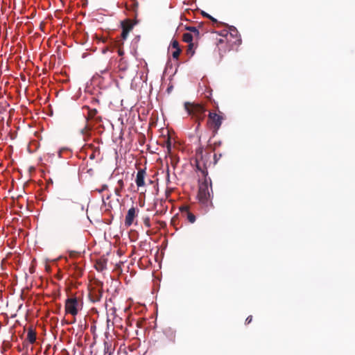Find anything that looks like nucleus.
I'll return each mask as SVG.
<instances>
[{
  "label": "nucleus",
  "instance_id": "6e6552de",
  "mask_svg": "<svg viewBox=\"0 0 355 355\" xmlns=\"http://www.w3.org/2000/svg\"><path fill=\"white\" fill-rule=\"evenodd\" d=\"M138 210L134 207L130 208L125 218V225L130 227L132 225L135 218L137 217Z\"/></svg>",
  "mask_w": 355,
  "mask_h": 355
},
{
  "label": "nucleus",
  "instance_id": "9b49d317",
  "mask_svg": "<svg viewBox=\"0 0 355 355\" xmlns=\"http://www.w3.org/2000/svg\"><path fill=\"white\" fill-rule=\"evenodd\" d=\"M181 211L187 212V219L191 223H193L196 221V216L191 212L189 211V207L185 206L180 208Z\"/></svg>",
  "mask_w": 355,
  "mask_h": 355
},
{
  "label": "nucleus",
  "instance_id": "0eeeda50",
  "mask_svg": "<svg viewBox=\"0 0 355 355\" xmlns=\"http://www.w3.org/2000/svg\"><path fill=\"white\" fill-rule=\"evenodd\" d=\"M168 51L171 53L173 59L178 60L179 56L182 52V49L180 47L179 42L176 40H173L171 42L168 47Z\"/></svg>",
  "mask_w": 355,
  "mask_h": 355
},
{
  "label": "nucleus",
  "instance_id": "20e7f679",
  "mask_svg": "<svg viewBox=\"0 0 355 355\" xmlns=\"http://www.w3.org/2000/svg\"><path fill=\"white\" fill-rule=\"evenodd\" d=\"M83 308V300L81 297L71 296L68 297L64 302V311L66 315H71L74 318L82 311Z\"/></svg>",
  "mask_w": 355,
  "mask_h": 355
},
{
  "label": "nucleus",
  "instance_id": "1a4fd4ad",
  "mask_svg": "<svg viewBox=\"0 0 355 355\" xmlns=\"http://www.w3.org/2000/svg\"><path fill=\"white\" fill-rule=\"evenodd\" d=\"M145 176L146 171L144 169H139L137 173L135 182L138 188L144 187L145 185Z\"/></svg>",
  "mask_w": 355,
  "mask_h": 355
},
{
  "label": "nucleus",
  "instance_id": "7ed1b4c3",
  "mask_svg": "<svg viewBox=\"0 0 355 355\" xmlns=\"http://www.w3.org/2000/svg\"><path fill=\"white\" fill-rule=\"evenodd\" d=\"M202 178L199 180L197 198L202 205L209 207L212 205L211 195V182L205 171H202Z\"/></svg>",
  "mask_w": 355,
  "mask_h": 355
},
{
  "label": "nucleus",
  "instance_id": "6ab92c4d",
  "mask_svg": "<svg viewBox=\"0 0 355 355\" xmlns=\"http://www.w3.org/2000/svg\"><path fill=\"white\" fill-rule=\"evenodd\" d=\"M123 53H124L123 50L122 49H119V50H118V54H119V55H123Z\"/></svg>",
  "mask_w": 355,
  "mask_h": 355
},
{
  "label": "nucleus",
  "instance_id": "f3484780",
  "mask_svg": "<svg viewBox=\"0 0 355 355\" xmlns=\"http://www.w3.org/2000/svg\"><path fill=\"white\" fill-rule=\"evenodd\" d=\"M144 224L146 227H150L151 223L149 217H146L145 218H144Z\"/></svg>",
  "mask_w": 355,
  "mask_h": 355
},
{
  "label": "nucleus",
  "instance_id": "aec40b11",
  "mask_svg": "<svg viewBox=\"0 0 355 355\" xmlns=\"http://www.w3.org/2000/svg\"><path fill=\"white\" fill-rule=\"evenodd\" d=\"M206 17H208L209 19H210L211 20H212L213 21H215V22L216 21V20L214 18H213L208 14L206 15Z\"/></svg>",
  "mask_w": 355,
  "mask_h": 355
},
{
  "label": "nucleus",
  "instance_id": "f257e3e1",
  "mask_svg": "<svg viewBox=\"0 0 355 355\" xmlns=\"http://www.w3.org/2000/svg\"><path fill=\"white\" fill-rule=\"evenodd\" d=\"M184 107L188 116L196 123L195 131L197 133L201 123L205 118L207 109L205 104L198 102H185Z\"/></svg>",
  "mask_w": 355,
  "mask_h": 355
},
{
  "label": "nucleus",
  "instance_id": "a211bd4d",
  "mask_svg": "<svg viewBox=\"0 0 355 355\" xmlns=\"http://www.w3.org/2000/svg\"><path fill=\"white\" fill-rule=\"evenodd\" d=\"M252 317L251 315L248 316L245 320L246 324H250L252 322Z\"/></svg>",
  "mask_w": 355,
  "mask_h": 355
},
{
  "label": "nucleus",
  "instance_id": "ddd939ff",
  "mask_svg": "<svg viewBox=\"0 0 355 355\" xmlns=\"http://www.w3.org/2000/svg\"><path fill=\"white\" fill-rule=\"evenodd\" d=\"M196 40L194 35L192 33H184L182 35V41L185 43H191L193 42V40Z\"/></svg>",
  "mask_w": 355,
  "mask_h": 355
},
{
  "label": "nucleus",
  "instance_id": "f03ea898",
  "mask_svg": "<svg viewBox=\"0 0 355 355\" xmlns=\"http://www.w3.org/2000/svg\"><path fill=\"white\" fill-rule=\"evenodd\" d=\"M241 42V37L236 28L230 27L228 31H222L221 37L218 40L216 44L219 50L227 51L239 45Z\"/></svg>",
  "mask_w": 355,
  "mask_h": 355
},
{
  "label": "nucleus",
  "instance_id": "4468645a",
  "mask_svg": "<svg viewBox=\"0 0 355 355\" xmlns=\"http://www.w3.org/2000/svg\"><path fill=\"white\" fill-rule=\"evenodd\" d=\"M27 339L31 343H34L36 340V334L35 332L32 330L29 329L27 333Z\"/></svg>",
  "mask_w": 355,
  "mask_h": 355
},
{
  "label": "nucleus",
  "instance_id": "2eb2a0df",
  "mask_svg": "<svg viewBox=\"0 0 355 355\" xmlns=\"http://www.w3.org/2000/svg\"><path fill=\"white\" fill-rule=\"evenodd\" d=\"M202 152H203V149L202 147H200L196 150V158L197 159H202Z\"/></svg>",
  "mask_w": 355,
  "mask_h": 355
},
{
  "label": "nucleus",
  "instance_id": "423d86ee",
  "mask_svg": "<svg viewBox=\"0 0 355 355\" xmlns=\"http://www.w3.org/2000/svg\"><path fill=\"white\" fill-rule=\"evenodd\" d=\"M135 26V23L131 19H125L121 22V37L123 40H125L129 33L132 30Z\"/></svg>",
  "mask_w": 355,
  "mask_h": 355
},
{
  "label": "nucleus",
  "instance_id": "f8f14e48",
  "mask_svg": "<svg viewBox=\"0 0 355 355\" xmlns=\"http://www.w3.org/2000/svg\"><path fill=\"white\" fill-rule=\"evenodd\" d=\"M185 29L190 31L189 33H192L194 35L196 40L200 38L199 30L195 26H186Z\"/></svg>",
  "mask_w": 355,
  "mask_h": 355
},
{
  "label": "nucleus",
  "instance_id": "9d476101",
  "mask_svg": "<svg viewBox=\"0 0 355 355\" xmlns=\"http://www.w3.org/2000/svg\"><path fill=\"white\" fill-rule=\"evenodd\" d=\"M198 47V44L195 42L188 43L187 49V54L189 57H192L195 54V51L196 48Z\"/></svg>",
  "mask_w": 355,
  "mask_h": 355
},
{
  "label": "nucleus",
  "instance_id": "412c9836",
  "mask_svg": "<svg viewBox=\"0 0 355 355\" xmlns=\"http://www.w3.org/2000/svg\"><path fill=\"white\" fill-rule=\"evenodd\" d=\"M108 355H112L111 354H109Z\"/></svg>",
  "mask_w": 355,
  "mask_h": 355
},
{
  "label": "nucleus",
  "instance_id": "39448f33",
  "mask_svg": "<svg viewBox=\"0 0 355 355\" xmlns=\"http://www.w3.org/2000/svg\"><path fill=\"white\" fill-rule=\"evenodd\" d=\"M223 120V116L221 112H219V113H216L214 112H209L208 114L207 127L211 130L214 133H216L220 128Z\"/></svg>",
  "mask_w": 355,
  "mask_h": 355
},
{
  "label": "nucleus",
  "instance_id": "dca6fc26",
  "mask_svg": "<svg viewBox=\"0 0 355 355\" xmlns=\"http://www.w3.org/2000/svg\"><path fill=\"white\" fill-rule=\"evenodd\" d=\"M166 147L167 149V153H170L171 150V142L170 138H168L167 141H166Z\"/></svg>",
  "mask_w": 355,
  "mask_h": 355
}]
</instances>
